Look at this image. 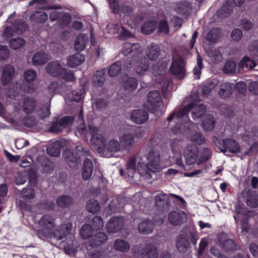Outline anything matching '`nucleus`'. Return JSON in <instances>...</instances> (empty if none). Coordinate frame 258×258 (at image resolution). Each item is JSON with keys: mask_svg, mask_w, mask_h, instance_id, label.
Wrapping results in <instances>:
<instances>
[{"mask_svg": "<svg viewBox=\"0 0 258 258\" xmlns=\"http://www.w3.org/2000/svg\"><path fill=\"white\" fill-rule=\"evenodd\" d=\"M189 111L192 112V117L196 120L201 118L206 111V107L203 104H197L196 102L190 103L178 111H173L167 118L168 124L174 134H187L190 141L198 145L203 144L206 139L199 132H191V130L197 127V125L189 120L187 115Z\"/></svg>", "mask_w": 258, "mask_h": 258, "instance_id": "obj_1", "label": "nucleus"}, {"mask_svg": "<svg viewBox=\"0 0 258 258\" xmlns=\"http://www.w3.org/2000/svg\"><path fill=\"white\" fill-rule=\"evenodd\" d=\"M161 170L159 153L152 150L148 151L147 147H144L128 159L125 169H120V173L122 176L125 173L128 177L133 178L138 172L150 182L153 174Z\"/></svg>", "mask_w": 258, "mask_h": 258, "instance_id": "obj_2", "label": "nucleus"}, {"mask_svg": "<svg viewBox=\"0 0 258 258\" xmlns=\"http://www.w3.org/2000/svg\"><path fill=\"white\" fill-rule=\"evenodd\" d=\"M141 46L138 43L125 42L121 49L122 53L127 57L123 64L122 70L124 72L129 73H134L139 76L144 75L149 69V60L146 57H142L140 50ZM134 74V73H133Z\"/></svg>", "mask_w": 258, "mask_h": 258, "instance_id": "obj_3", "label": "nucleus"}, {"mask_svg": "<svg viewBox=\"0 0 258 258\" xmlns=\"http://www.w3.org/2000/svg\"><path fill=\"white\" fill-rule=\"evenodd\" d=\"M40 229L36 230L38 237L45 240L53 238L61 240L68 235L72 229V223L70 220L60 226L56 227L55 219L49 215H43L38 221Z\"/></svg>", "mask_w": 258, "mask_h": 258, "instance_id": "obj_4", "label": "nucleus"}, {"mask_svg": "<svg viewBox=\"0 0 258 258\" xmlns=\"http://www.w3.org/2000/svg\"><path fill=\"white\" fill-rule=\"evenodd\" d=\"M72 86L67 85H60L56 81L50 83L48 86V93L53 96L57 93H62L66 101L76 102L83 98L84 91L82 90H72Z\"/></svg>", "mask_w": 258, "mask_h": 258, "instance_id": "obj_5", "label": "nucleus"}, {"mask_svg": "<svg viewBox=\"0 0 258 258\" xmlns=\"http://www.w3.org/2000/svg\"><path fill=\"white\" fill-rule=\"evenodd\" d=\"M24 79L25 81L22 85L19 84L17 82L13 86L11 91L10 90V94H8L9 97H15L16 94L19 93L20 91L24 93L31 94L34 90V85L33 82L36 78V73L32 70H28L24 73Z\"/></svg>", "mask_w": 258, "mask_h": 258, "instance_id": "obj_6", "label": "nucleus"}, {"mask_svg": "<svg viewBox=\"0 0 258 258\" xmlns=\"http://www.w3.org/2000/svg\"><path fill=\"white\" fill-rule=\"evenodd\" d=\"M144 107L157 117H160L165 111V107L161 101L160 92L157 90L151 91L148 93L147 101Z\"/></svg>", "mask_w": 258, "mask_h": 258, "instance_id": "obj_7", "label": "nucleus"}, {"mask_svg": "<svg viewBox=\"0 0 258 258\" xmlns=\"http://www.w3.org/2000/svg\"><path fill=\"white\" fill-rule=\"evenodd\" d=\"M46 69L47 73L51 76L62 79L67 82H73L75 81L73 73L71 71H67L56 61L49 62Z\"/></svg>", "mask_w": 258, "mask_h": 258, "instance_id": "obj_8", "label": "nucleus"}, {"mask_svg": "<svg viewBox=\"0 0 258 258\" xmlns=\"http://www.w3.org/2000/svg\"><path fill=\"white\" fill-rule=\"evenodd\" d=\"M213 142L221 152H229L233 154L240 153V145L232 138H227L222 141L217 137H214Z\"/></svg>", "mask_w": 258, "mask_h": 258, "instance_id": "obj_9", "label": "nucleus"}, {"mask_svg": "<svg viewBox=\"0 0 258 258\" xmlns=\"http://www.w3.org/2000/svg\"><path fill=\"white\" fill-rule=\"evenodd\" d=\"M75 151L77 152L76 153L71 151L70 150H67L62 154L65 161L70 166L80 163L81 162V156L91 157L90 151L81 146H76Z\"/></svg>", "mask_w": 258, "mask_h": 258, "instance_id": "obj_10", "label": "nucleus"}, {"mask_svg": "<svg viewBox=\"0 0 258 258\" xmlns=\"http://www.w3.org/2000/svg\"><path fill=\"white\" fill-rule=\"evenodd\" d=\"M165 216L161 215L160 217H153L152 220L145 219L138 225V230L142 234H151L156 225H160L163 223Z\"/></svg>", "mask_w": 258, "mask_h": 258, "instance_id": "obj_11", "label": "nucleus"}, {"mask_svg": "<svg viewBox=\"0 0 258 258\" xmlns=\"http://www.w3.org/2000/svg\"><path fill=\"white\" fill-rule=\"evenodd\" d=\"M169 196L163 192H159L155 196V204L160 213L159 217L163 215L165 216L164 212H167L169 209L170 201Z\"/></svg>", "mask_w": 258, "mask_h": 258, "instance_id": "obj_12", "label": "nucleus"}, {"mask_svg": "<svg viewBox=\"0 0 258 258\" xmlns=\"http://www.w3.org/2000/svg\"><path fill=\"white\" fill-rule=\"evenodd\" d=\"M26 28L27 25L22 20H16L11 26H8L5 29L3 33V36L9 38L12 37L14 33H22Z\"/></svg>", "mask_w": 258, "mask_h": 258, "instance_id": "obj_13", "label": "nucleus"}, {"mask_svg": "<svg viewBox=\"0 0 258 258\" xmlns=\"http://www.w3.org/2000/svg\"><path fill=\"white\" fill-rule=\"evenodd\" d=\"M119 141L121 148L130 151L137 146L138 142L131 131L127 132L119 136Z\"/></svg>", "mask_w": 258, "mask_h": 258, "instance_id": "obj_14", "label": "nucleus"}, {"mask_svg": "<svg viewBox=\"0 0 258 258\" xmlns=\"http://www.w3.org/2000/svg\"><path fill=\"white\" fill-rule=\"evenodd\" d=\"M169 71L178 79L184 78L185 75V68L183 60L181 59H173Z\"/></svg>", "mask_w": 258, "mask_h": 258, "instance_id": "obj_15", "label": "nucleus"}, {"mask_svg": "<svg viewBox=\"0 0 258 258\" xmlns=\"http://www.w3.org/2000/svg\"><path fill=\"white\" fill-rule=\"evenodd\" d=\"M184 155L186 164L192 165L197 164L198 165L199 150L195 145H188L184 152Z\"/></svg>", "mask_w": 258, "mask_h": 258, "instance_id": "obj_16", "label": "nucleus"}, {"mask_svg": "<svg viewBox=\"0 0 258 258\" xmlns=\"http://www.w3.org/2000/svg\"><path fill=\"white\" fill-rule=\"evenodd\" d=\"M121 147L120 144L117 140H110L107 145L105 144L101 155L106 158L111 157L114 153L120 151Z\"/></svg>", "mask_w": 258, "mask_h": 258, "instance_id": "obj_17", "label": "nucleus"}, {"mask_svg": "<svg viewBox=\"0 0 258 258\" xmlns=\"http://www.w3.org/2000/svg\"><path fill=\"white\" fill-rule=\"evenodd\" d=\"M124 224L122 217H113L107 222L106 229L108 233H114L121 229Z\"/></svg>", "mask_w": 258, "mask_h": 258, "instance_id": "obj_18", "label": "nucleus"}, {"mask_svg": "<svg viewBox=\"0 0 258 258\" xmlns=\"http://www.w3.org/2000/svg\"><path fill=\"white\" fill-rule=\"evenodd\" d=\"M106 30L108 33L112 34H119L120 39H125L131 36L130 32L123 27L117 24L109 23L106 26Z\"/></svg>", "mask_w": 258, "mask_h": 258, "instance_id": "obj_19", "label": "nucleus"}, {"mask_svg": "<svg viewBox=\"0 0 258 258\" xmlns=\"http://www.w3.org/2000/svg\"><path fill=\"white\" fill-rule=\"evenodd\" d=\"M187 215L183 211H172L168 215V220L173 225H179L187 220Z\"/></svg>", "mask_w": 258, "mask_h": 258, "instance_id": "obj_20", "label": "nucleus"}, {"mask_svg": "<svg viewBox=\"0 0 258 258\" xmlns=\"http://www.w3.org/2000/svg\"><path fill=\"white\" fill-rule=\"evenodd\" d=\"M53 2V0H32L29 2L30 6L35 5L36 9L40 10H51L59 9L61 7L59 6H50V5Z\"/></svg>", "mask_w": 258, "mask_h": 258, "instance_id": "obj_21", "label": "nucleus"}, {"mask_svg": "<svg viewBox=\"0 0 258 258\" xmlns=\"http://www.w3.org/2000/svg\"><path fill=\"white\" fill-rule=\"evenodd\" d=\"M131 119L135 123L141 124L145 123L148 120L149 114L144 110L136 109L132 112Z\"/></svg>", "mask_w": 258, "mask_h": 258, "instance_id": "obj_22", "label": "nucleus"}, {"mask_svg": "<svg viewBox=\"0 0 258 258\" xmlns=\"http://www.w3.org/2000/svg\"><path fill=\"white\" fill-rule=\"evenodd\" d=\"M90 143L91 146L101 155L103 149L105 146L106 141L101 135L94 134L91 137Z\"/></svg>", "mask_w": 258, "mask_h": 258, "instance_id": "obj_23", "label": "nucleus"}, {"mask_svg": "<svg viewBox=\"0 0 258 258\" xmlns=\"http://www.w3.org/2000/svg\"><path fill=\"white\" fill-rule=\"evenodd\" d=\"M176 247L180 252H185L190 244L189 237L186 234L178 235L175 241Z\"/></svg>", "mask_w": 258, "mask_h": 258, "instance_id": "obj_24", "label": "nucleus"}, {"mask_svg": "<svg viewBox=\"0 0 258 258\" xmlns=\"http://www.w3.org/2000/svg\"><path fill=\"white\" fill-rule=\"evenodd\" d=\"M15 74L14 68L10 64H6L3 67L2 82L4 86L8 85L12 80Z\"/></svg>", "mask_w": 258, "mask_h": 258, "instance_id": "obj_25", "label": "nucleus"}, {"mask_svg": "<svg viewBox=\"0 0 258 258\" xmlns=\"http://www.w3.org/2000/svg\"><path fill=\"white\" fill-rule=\"evenodd\" d=\"M235 85L233 83L225 82L220 85L219 91L220 97L222 99L229 97L234 92Z\"/></svg>", "mask_w": 258, "mask_h": 258, "instance_id": "obj_26", "label": "nucleus"}, {"mask_svg": "<svg viewBox=\"0 0 258 258\" xmlns=\"http://www.w3.org/2000/svg\"><path fill=\"white\" fill-rule=\"evenodd\" d=\"M137 80L133 77H129L126 74L122 78V86L125 91L131 92L135 90L138 86Z\"/></svg>", "mask_w": 258, "mask_h": 258, "instance_id": "obj_27", "label": "nucleus"}, {"mask_svg": "<svg viewBox=\"0 0 258 258\" xmlns=\"http://www.w3.org/2000/svg\"><path fill=\"white\" fill-rule=\"evenodd\" d=\"M174 9L178 14L186 15L190 12L191 10V5L188 1H181L176 3Z\"/></svg>", "mask_w": 258, "mask_h": 258, "instance_id": "obj_28", "label": "nucleus"}, {"mask_svg": "<svg viewBox=\"0 0 258 258\" xmlns=\"http://www.w3.org/2000/svg\"><path fill=\"white\" fill-rule=\"evenodd\" d=\"M89 43V37L87 35L81 34L76 39L75 48L77 51L83 50Z\"/></svg>", "mask_w": 258, "mask_h": 258, "instance_id": "obj_29", "label": "nucleus"}, {"mask_svg": "<svg viewBox=\"0 0 258 258\" xmlns=\"http://www.w3.org/2000/svg\"><path fill=\"white\" fill-rule=\"evenodd\" d=\"M233 5L229 1L225 2L221 8L216 12L217 16L220 18L228 17L232 12Z\"/></svg>", "mask_w": 258, "mask_h": 258, "instance_id": "obj_30", "label": "nucleus"}, {"mask_svg": "<svg viewBox=\"0 0 258 258\" xmlns=\"http://www.w3.org/2000/svg\"><path fill=\"white\" fill-rule=\"evenodd\" d=\"M118 205L112 202L109 204L106 210L108 214H112L113 213L120 212L124 205L125 199L123 197H118L117 199Z\"/></svg>", "mask_w": 258, "mask_h": 258, "instance_id": "obj_31", "label": "nucleus"}, {"mask_svg": "<svg viewBox=\"0 0 258 258\" xmlns=\"http://www.w3.org/2000/svg\"><path fill=\"white\" fill-rule=\"evenodd\" d=\"M105 73L104 69L95 72L92 77V83L95 87H102L105 81Z\"/></svg>", "mask_w": 258, "mask_h": 258, "instance_id": "obj_32", "label": "nucleus"}, {"mask_svg": "<svg viewBox=\"0 0 258 258\" xmlns=\"http://www.w3.org/2000/svg\"><path fill=\"white\" fill-rule=\"evenodd\" d=\"M49 59V55L47 53L39 51L35 53L32 57V62L35 66L42 65Z\"/></svg>", "mask_w": 258, "mask_h": 258, "instance_id": "obj_33", "label": "nucleus"}, {"mask_svg": "<svg viewBox=\"0 0 258 258\" xmlns=\"http://www.w3.org/2000/svg\"><path fill=\"white\" fill-rule=\"evenodd\" d=\"M93 165L91 159L86 158L84 161L82 168V176L85 180L89 179L92 174Z\"/></svg>", "mask_w": 258, "mask_h": 258, "instance_id": "obj_34", "label": "nucleus"}, {"mask_svg": "<svg viewBox=\"0 0 258 258\" xmlns=\"http://www.w3.org/2000/svg\"><path fill=\"white\" fill-rule=\"evenodd\" d=\"M62 143L60 141H56L49 145L47 148V154L53 157H57L60 154Z\"/></svg>", "mask_w": 258, "mask_h": 258, "instance_id": "obj_35", "label": "nucleus"}, {"mask_svg": "<svg viewBox=\"0 0 258 258\" xmlns=\"http://www.w3.org/2000/svg\"><path fill=\"white\" fill-rule=\"evenodd\" d=\"M30 21L37 24L44 23L48 19L47 14L42 11H35L29 17Z\"/></svg>", "mask_w": 258, "mask_h": 258, "instance_id": "obj_36", "label": "nucleus"}, {"mask_svg": "<svg viewBox=\"0 0 258 258\" xmlns=\"http://www.w3.org/2000/svg\"><path fill=\"white\" fill-rule=\"evenodd\" d=\"M160 53V48L157 44L152 43L147 46L146 55L150 60H156Z\"/></svg>", "mask_w": 258, "mask_h": 258, "instance_id": "obj_37", "label": "nucleus"}, {"mask_svg": "<svg viewBox=\"0 0 258 258\" xmlns=\"http://www.w3.org/2000/svg\"><path fill=\"white\" fill-rule=\"evenodd\" d=\"M85 58L80 53H76L69 56L67 59V64L70 68H76L80 65L84 61Z\"/></svg>", "mask_w": 258, "mask_h": 258, "instance_id": "obj_38", "label": "nucleus"}, {"mask_svg": "<svg viewBox=\"0 0 258 258\" xmlns=\"http://www.w3.org/2000/svg\"><path fill=\"white\" fill-rule=\"evenodd\" d=\"M81 124L77 127L75 131V134L77 136L86 138L88 136V131L87 130L85 124L84 123V120L83 119V116L82 115V112L81 111L79 114V120Z\"/></svg>", "mask_w": 258, "mask_h": 258, "instance_id": "obj_39", "label": "nucleus"}, {"mask_svg": "<svg viewBox=\"0 0 258 258\" xmlns=\"http://www.w3.org/2000/svg\"><path fill=\"white\" fill-rule=\"evenodd\" d=\"M107 239V236L104 232H99L96 233L91 239V243L92 246H99Z\"/></svg>", "mask_w": 258, "mask_h": 258, "instance_id": "obj_40", "label": "nucleus"}, {"mask_svg": "<svg viewBox=\"0 0 258 258\" xmlns=\"http://www.w3.org/2000/svg\"><path fill=\"white\" fill-rule=\"evenodd\" d=\"M113 246L115 250L121 252H127L130 248V245L127 241L120 239L115 241Z\"/></svg>", "mask_w": 258, "mask_h": 258, "instance_id": "obj_41", "label": "nucleus"}, {"mask_svg": "<svg viewBox=\"0 0 258 258\" xmlns=\"http://www.w3.org/2000/svg\"><path fill=\"white\" fill-rule=\"evenodd\" d=\"M212 150L209 148H204L201 151H199L198 165L208 161L212 156Z\"/></svg>", "mask_w": 258, "mask_h": 258, "instance_id": "obj_42", "label": "nucleus"}, {"mask_svg": "<svg viewBox=\"0 0 258 258\" xmlns=\"http://www.w3.org/2000/svg\"><path fill=\"white\" fill-rule=\"evenodd\" d=\"M255 66V62L248 56H244L239 63V68L244 71L252 69Z\"/></svg>", "mask_w": 258, "mask_h": 258, "instance_id": "obj_43", "label": "nucleus"}, {"mask_svg": "<svg viewBox=\"0 0 258 258\" xmlns=\"http://www.w3.org/2000/svg\"><path fill=\"white\" fill-rule=\"evenodd\" d=\"M218 83V80L216 79H212L206 82L202 87V95L203 96L208 95Z\"/></svg>", "mask_w": 258, "mask_h": 258, "instance_id": "obj_44", "label": "nucleus"}, {"mask_svg": "<svg viewBox=\"0 0 258 258\" xmlns=\"http://www.w3.org/2000/svg\"><path fill=\"white\" fill-rule=\"evenodd\" d=\"M223 250L227 253L231 252L237 249V245L232 239H227L221 243Z\"/></svg>", "mask_w": 258, "mask_h": 258, "instance_id": "obj_45", "label": "nucleus"}, {"mask_svg": "<svg viewBox=\"0 0 258 258\" xmlns=\"http://www.w3.org/2000/svg\"><path fill=\"white\" fill-rule=\"evenodd\" d=\"M221 33V30L218 28H213L208 33L206 39L209 42L215 43L219 39Z\"/></svg>", "mask_w": 258, "mask_h": 258, "instance_id": "obj_46", "label": "nucleus"}, {"mask_svg": "<svg viewBox=\"0 0 258 258\" xmlns=\"http://www.w3.org/2000/svg\"><path fill=\"white\" fill-rule=\"evenodd\" d=\"M157 26L156 21L155 20H149L146 22L141 27V31L146 34H150L152 33Z\"/></svg>", "mask_w": 258, "mask_h": 258, "instance_id": "obj_47", "label": "nucleus"}, {"mask_svg": "<svg viewBox=\"0 0 258 258\" xmlns=\"http://www.w3.org/2000/svg\"><path fill=\"white\" fill-rule=\"evenodd\" d=\"M215 124V120L212 115H208L202 123V126L206 131H212Z\"/></svg>", "mask_w": 258, "mask_h": 258, "instance_id": "obj_48", "label": "nucleus"}, {"mask_svg": "<svg viewBox=\"0 0 258 258\" xmlns=\"http://www.w3.org/2000/svg\"><path fill=\"white\" fill-rule=\"evenodd\" d=\"M35 105L36 102L34 98L30 97L26 98L23 105L24 111L26 114L31 113L34 110Z\"/></svg>", "mask_w": 258, "mask_h": 258, "instance_id": "obj_49", "label": "nucleus"}, {"mask_svg": "<svg viewBox=\"0 0 258 258\" xmlns=\"http://www.w3.org/2000/svg\"><path fill=\"white\" fill-rule=\"evenodd\" d=\"M122 64L120 61H116L108 68V74L110 77L117 76L121 70Z\"/></svg>", "mask_w": 258, "mask_h": 258, "instance_id": "obj_50", "label": "nucleus"}, {"mask_svg": "<svg viewBox=\"0 0 258 258\" xmlns=\"http://www.w3.org/2000/svg\"><path fill=\"white\" fill-rule=\"evenodd\" d=\"M41 162L42 171L45 173H48L53 169V165L52 162L45 157L40 158Z\"/></svg>", "mask_w": 258, "mask_h": 258, "instance_id": "obj_51", "label": "nucleus"}, {"mask_svg": "<svg viewBox=\"0 0 258 258\" xmlns=\"http://www.w3.org/2000/svg\"><path fill=\"white\" fill-rule=\"evenodd\" d=\"M86 209L91 213L95 214L98 213L100 209L99 202L96 200H89L87 203Z\"/></svg>", "mask_w": 258, "mask_h": 258, "instance_id": "obj_52", "label": "nucleus"}, {"mask_svg": "<svg viewBox=\"0 0 258 258\" xmlns=\"http://www.w3.org/2000/svg\"><path fill=\"white\" fill-rule=\"evenodd\" d=\"M145 251L148 258H157L158 256L156 247L153 243H150L146 244Z\"/></svg>", "mask_w": 258, "mask_h": 258, "instance_id": "obj_53", "label": "nucleus"}, {"mask_svg": "<svg viewBox=\"0 0 258 258\" xmlns=\"http://www.w3.org/2000/svg\"><path fill=\"white\" fill-rule=\"evenodd\" d=\"M208 56L215 63L220 62L222 59V55L218 49H211L207 51Z\"/></svg>", "mask_w": 258, "mask_h": 258, "instance_id": "obj_54", "label": "nucleus"}, {"mask_svg": "<svg viewBox=\"0 0 258 258\" xmlns=\"http://www.w3.org/2000/svg\"><path fill=\"white\" fill-rule=\"evenodd\" d=\"M73 199L71 196L64 195L59 197L56 200V204L60 207H67L73 203Z\"/></svg>", "mask_w": 258, "mask_h": 258, "instance_id": "obj_55", "label": "nucleus"}, {"mask_svg": "<svg viewBox=\"0 0 258 258\" xmlns=\"http://www.w3.org/2000/svg\"><path fill=\"white\" fill-rule=\"evenodd\" d=\"M152 73L155 76H161L166 70V64L159 61L156 64L152 67Z\"/></svg>", "mask_w": 258, "mask_h": 258, "instance_id": "obj_56", "label": "nucleus"}, {"mask_svg": "<svg viewBox=\"0 0 258 258\" xmlns=\"http://www.w3.org/2000/svg\"><path fill=\"white\" fill-rule=\"evenodd\" d=\"M49 18L51 21H54L57 20H60L61 18H64V20H69L70 16L68 13H64L61 12L52 11L49 14Z\"/></svg>", "mask_w": 258, "mask_h": 258, "instance_id": "obj_57", "label": "nucleus"}, {"mask_svg": "<svg viewBox=\"0 0 258 258\" xmlns=\"http://www.w3.org/2000/svg\"><path fill=\"white\" fill-rule=\"evenodd\" d=\"M93 228L88 224L83 225L80 232V235L83 239H88L93 234Z\"/></svg>", "mask_w": 258, "mask_h": 258, "instance_id": "obj_58", "label": "nucleus"}, {"mask_svg": "<svg viewBox=\"0 0 258 258\" xmlns=\"http://www.w3.org/2000/svg\"><path fill=\"white\" fill-rule=\"evenodd\" d=\"M237 64L236 62L232 60L227 61L223 68V72L225 73L232 74L236 71Z\"/></svg>", "mask_w": 258, "mask_h": 258, "instance_id": "obj_59", "label": "nucleus"}, {"mask_svg": "<svg viewBox=\"0 0 258 258\" xmlns=\"http://www.w3.org/2000/svg\"><path fill=\"white\" fill-rule=\"evenodd\" d=\"M107 106V101L105 99L97 98L94 101H92V107L99 111L104 110Z\"/></svg>", "mask_w": 258, "mask_h": 258, "instance_id": "obj_60", "label": "nucleus"}, {"mask_svg": "<svg viewBox=\"0 0 258 258\" xmlns=\"http://www.w3.org/2000/svg\"><path fill=\"white\" fill-rule=\"evenodd\" d=\"M246 203L250 207H256L258 205V195L255 192L250 193L247 196Z\"/></svg>", "mask_w": 258, "mask_h": 258, "instance_id": "obj_61", "label": "nucleus"}, {"mask_svg": "<svg viewBox=\"0 0 258 258\" xmlns=\"http://www.w3.org/2000/svg\"><path fill=\"white\" fill-rule=\"evenodd\" d=\"M50 104L49 102L48 104L43 106L37 111V115L39 118L44 119L45 118L49 116L50 114Z\"/></svg>", "mask_w": 258, "mask_h": 258, "instance_id": "obj_62", "label": "nucleus"}, {"mask_svg": "<svg viewBox=\"0 0 258 258\" xmlns=\"http://www.w3.org/2000/svg\"><path fill=\"white\" fill-rule=\"evenodd\" d=\"M131 132L136 137L138 143L139 139H142L147 135L146 129L142 127H139L136 130H132Z\"/></svg>", "mask_w": 258, "mask_h": 258, "instance_id": "obj_63", "label": "nucleus"}, {"mask_svg": "<svg viewBox=\"0 0 258 258\" xmlns=\"http://www.w3.org/2000/svg\"><path fill=\"white\" fill-rule=\"evenodd\" d=\"M9 44L12 49H17L24 45L25 40L21 38H15L10 40Z\"/></svg>", "mask_w": 258, "mask_h": 258, "instance_id": "obj_64", "label": "nucleus"}]
</instances>
